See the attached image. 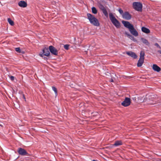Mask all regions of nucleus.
<instances>
[{
	"mask_svg": "<svg viewBox=\"0 0 161 161\" xmlns=\"http://www.w3.org/2000/svg\"><path fill=\"white\" fill-rule=\"evenodd\" d=\"M92 12L94 14H96L97 13V10L95 7H93L92 8Z\"/></svg>",
	"mask_w": 161,
	"mask_h": 161,
	"instance_id": "nucleus-19",
	"label": "nucleus"
},
{
	"mask_svg": "<svg viewBox=\"0 0 161 161\" xmlns=\"http://www.w3.org/2000/svg\"><path fill=\"white\" fill-rule=\"evenodd\" d=\"M102 11L103 13V14H104V15L105 16H108V12L107 11V10H106V9H104V10H103Z\"/></svg>",
	"mask_w": 161,
	"mask_h": 161,
	"instance_id": "nucleus-21",
	"label": "nucleus"
},
{
	"mask_svg": "<svg viewBox=\"0 0 161 161\" xmlns=\"http://www.w3.org/2000/svg\"><path fill=\"white\" fill-rule=\"evenodd\" d=\"M122 22L125 27L129 29L130 32L132 35L135 36H138V32L132 25L127 21L123 20Z\"/></svg>",
	"mask_w": 161,
	"mask_h": 161,
	"instance_id": "nucleus-1",
	"label": "nucleus"
},
{
	"mask_svg": "<svg viewBox=\"0 0 161 161\" xmlns=\"http://www.w3.org/2000/svg\"><path fill=\"white\" fill-rule=\"evenodd\" d=\"M15 50L18 53H21V51L19 47H16L15 48Z\"/></svg>",
	"mask_w": 161,
	"mask_h": 161,
	"instance_id": "nucleus-23",
	"label": "nucleus"
},
{
	"mask_svg": "<svg viewBox=\"0 0 161 161\" xmlns=\"http://www.w3.org/2000/svg\"><path fill=\"white\" fill-rule=\"evenodd\" d=\"M22 96H23V97L24 99L25 100V95H24V94H22Z\"/></svg>",
	"mask_w": 161,
	"mask_h": 161,
	"instance_id": "nucleus-28",
	"label": "nucleus"
},
{
	"mask_svg": "<svg viewBox=\"0 0 161 161\" xmlns=\"http://www.w3.org/2000/svg\"><path fill=\"white\" fill-rule=\"evenodd\" d=\"M158 52L160 54H161V50H158Z\"/></svg>",
	"mask_w": 161,
	"mask_h": 161,
	"instance_id": "nucleus-29",
	"label": "nucleus"
},
{
	"mask_svg": "<svg viewBox=\"0 0 161 161\" xmlns=\"http://www.w3.org/2000/svg\"><path fill=\"white\" fill-rule=\"evenodd\" d=\"M49 49L50 52L53 54L55 55H58V51L53 46H50L49 47Z\"/></svg>",
	"mask_w": 161,
	"mask_h": 161,
	"instance_id": "nucleus-8",
	"label": "nucleus"
},
{
	"mask_svg": "<svg viewBox=\"0 0 161 161\" xmlns=\"http://www.w3.org/2000/svg\"><path fill=\"white\" fill-rule=\"evenodd\" d=\"M17 152L20 155L23 156H29L30 154L28 153L24 149L22 148L19 147L18 148Z\"/></svg>",
	"mask_w": 161,
	"mask_h": 161,
	"instance_id": "nucleus-6",
	"label": "nucleus"
},
{
	"mask_svg": "<svg viewBox=\"0 0 161 161\" xmlns=\"http://www.w3.org/2000/svg\"><path fill=\"white\" fill-rule=\"evenodd\" d=\"M122 17L126 20H130L131 19V15L128 12H125L123 14Z\"/></svg>",
	"mask_w": 161,
	"mask_h": 161,
	"instance_id": "nucleus-10",
	"label": "nucleus"
},
{
	"mask_svg": "<svg viewBox=\"0 0 161 161\" xmlns=\"http://www.w3.org/2000/svg\"><path fill=\"white\" fill-rule=\"evenodd\" d=\"M110 81L111 82H113L114 81V80L113 79H111V80H110Z\"/></svg>",
	"mask_w": 161,
	"mask_h": 161,
	"instance_id": "nucleus-31",
	"label": "nucleus"
},
{
	"mask_svg": "<svg viewBox=\"0 0 161 161\" xmlns=\"http://www.w3.org/2000/svg\"><path fill=\"white\" fill-rule=\"evenodd\" d=\"M125 34L131 40L134 41H136L135 38L132 35H130V34L128 33L127 32H125Z\"/></svg>",
	"mask_w": 161,
	"mask_h": 161,
	"instance_id": "nucleus-14",
	"label": "nucleus"
},
{
	"mask_svg": "<svg viewBox=\"0 0 161 161\" xmlns=\"http://www.w3.org/2000/svg\"><path fill=\"white\" fill-rule=\"evenodd\" d=\"M18 5L20 7L23 8L26 7L27 5V3L24 1H19L18 3Z\"/></svg>",
	"mask_w": 161,
	"mask_h": 161,
	"instance_id": "nucleus-12",
	"label": "nucleus"
},
{
	"mask_svg": "<svg viewBox=\"0 0 161 161\" xmlns=\"http://www.w3.org/2000/svg\"><path fill=\"white\" fill-rule=\"evenodd\" d=\"M133 8L136 11H141L142 7V5L141 3L139 2H135L133 3Z\"/></svg>",
	"mask_w": 161,
	"mask_h": 161,
	"instance_id": "nucleus-5",
	"label": "nucleus"
},
{
	"mask_svg": "<svg viewBox=\"0 0 161 161\" xmlns=\"http://www.w3.org/2000/svg\"><path fill=\"white\" fill-rule=\"evenodd\" d=\"M8 21L11 25H14V22L10 18H8Z\"/></svg>",
	"mask_w": 161,
	"mask_h": 161,
	"instance_id": "nucleus-20",
	"label": "nucleus"
},
{
	"mask_svg": "<svg viewBox=\"0 0 161 161\" xmlns=\"http://www.w3.org/2000/svg\"><path fill=\"white\" fill-rule=\"evenodd\" d=\"M141 40L142 41V42L145 44L146 45L149 46L150 45V43L148 42V40H147L146 39L144 38H141Z\"/></svg>",
	"mask_w": 161,
	"mask_h": 161,
	"instance_id": "nucleus-17",
	"label": "nucleus"
},
{
	"mask_svg": "<svg viewBox=\"0 0 161 161\" xmlns=\"http://www.w3.org/2000/svg\"><path fill=\"white\" fill-rule=\"evenodd\" d=\"M43 53L42 54H39V55L41 57H43L44 56H49L50 55V52L49 51V49L47 47H44L42 50Z\"/></svg>",
	"mask_w": 161,
	"mask_h": 161,
	"instance_id": "nucleus-7",
	"label": "nucleus"
},
{
	"mask_svg": "<svg viewBox=\"0 0 161 161\" xmlns=\"http://www.w3.org/2000/svg\"><path fill=\"white\" fill-rule=\"evenodd\" d=\"M142 31L143 32L146 34H148L150 32V30L144 27H142Z\"/></svg>",
	"mask_w": 161,
	"mask_h": 161,
	"instance_id": "nucleus-15",
	"label": "nucleus"
},
{
	"mask_svg": "<svg viewBox=\"0 0 161 161\" xmlns=\"http://www.w3.org/2000/svg\"><path fill=\"white\" fill-rule=\"evenodd\" d=\"M9 78H10V80H12V81H13L14 80V76H11L9 77Z\"/></svg>",
	"mask_w": 161,
	"mask_h": 161,
	"instance_id": "nucleus-26",
	"label": "nucleus"
},
{
	"mask_svg": "<svg viewBox=\"0 0 161 161\" xmlns=\"http://www.w3.org/2000/svg\"><path fill=\"white\" fill-rule=\"evenodd\" d=\"M0 125L1 126H2V125H0Z\"/></svg>",
	"mask_w": 161,
	"mask_h": 161,
	"instance_id": "nucleus-32",
	"label": "nucleus"
},
{
	"mask_svg": "<svg viewBox=\"0 0 161 161\" xmlns=\"http://www.w3.org/2000/svg\"><path fill=\"white\" fill-rule=\"evenodd\" d=\"M69 45H65L64 46V47L65 49L66 50H68L69 49Z\"/></svg>",
	"mask_w": 161,
	"mask_h": 161,
	"instance_id": "nucleus-25",
	"label": "nucleus"
},
{
	"mask_svg": "<svg viewBox=\"0 0 161 161\" xmlns=\"http://www.w3.org/2000/svg\"><path fill=\"white\" fill-rule=\"evenodd\" d=\"M126 54L129 56L133 58L134 59H136L137 58V56L136 54L135 53L131 51L126 52Z\"/></svg>",
	"mask_w": 161,
	"mask_h": 161,
	"instance_id": "nucleus-11",
	"label": "nucleus"
},
{
	"mask_svg": "<svg viewBox=\"0 0 161 161\" xmlns=\"http://www.w3.org/2000/svg\"><path fill=\"white\" fill-rule=\"evenodd\" d=\"M109 17L110 20L113 24L117 28L120 27V24L118 20L115 17L113 14L111 13L109 14Z\"/></svg>",
	"mask_w": 161,
	"mask_h": 161,
	"instance_id": "nucleus-3",
	"label": "nucleus"
},
{
	"mask_svg": "<svg viewBox=\"0 0 161 161\" xmlns=\"http://www.w3.org/2000/svg\"><path fill=\"white\" fill-rule=\"evenodd\" d=\"M123 144V143L121 140H117L116 141L113 146H118L120 145H121Z\"/></svg>",
	"mask_w": 161,
	"mask_h": 161,
	"instance_id": "nucleus-16",
	"label": "nucleus"
},
{
	"mask_svg": "<svg viewBox=\"0 0 161 161\" xmlns=\"http://www.w3.org/2000/svg\"><path fill=\"white\" fill-rule=\"evenodd\" d=\"M118 11L120 13V14L122 15V16H123V14H124L123 13V10L121 8H119L118 10Z\"/></svg>",
	"mask_w": 161,
	"mask_h": 161,
	"instance_id": "nucleus-24",
	"label": "nucleus"
},
{
	"mask_svg": "<svg viewBox=\"0 0 161 161\" xmlns=\"http://www.w3.org/2000/svg\"><path fill=\"white\" fill-rule=\"evenodd\" d=\"M153 70L157 72H159L161 70V68L156 64L153 65Z\"/></svg>",
	"mask_w": 161,
	"mask_h": 161,
	"instance_id": "nucleus-13",
	"label": "nucleus"
},
{
	"mask_svg": "<svg viewBox=\"0 0 161 161\" xmlns=\"http://www.w3.org/2000/svg\"><path fill=\"white\" fill-rule=\"evenodd\" d=\"M44 59L45 60H47V59H48V58H47V57H44Z\"/></svg>",
	"mask_w": 161,
	"mask_h": 161,
	"instance_id": "nucleus-30",
	"label": "nucleus"
},
{
	"mask_svg": "<svg viewBox=\"0 0 161 161\" xmlns=\"http://www.w3.org/2000/svg\"><path fill=\"white\" fill-rule=\"evenodd\" d=\"M130 99L128 97H126L124 100L121 103V105L124 107H127L130 105Z\"/></svg>",
	"mask_w": 161,
	"mask_h": 161,
	"instance_id": "nucleus-9",
	"label": "nucleus"
},
{
	"mask_svg": "<svg viewBox=\"0 0 161 161\" xmlns=\"http://www.w3.org/2000/svg\"><path fill=\"white\" fill-rule=\"evenodd\" d=\"M99 8L102 11H103L106 9L104 6L101 4H100L99 6Z\"/></svg>",
	"mask_w": 161,
	"mask_h": 161,
	"instance_id": "nucleus-22",
	"label": "nucleus"
},
{
	"mask_svg": "<svg viewBox=\"0 0 161 161\" xmlns=\"http://www.w3.org/2000/svg\"><path fill=\"white\" fill-rule=\"evenodd\" d=\"M145 52L142 51L140 53V58L137 63V66L138 67H141L144 63V60Z\"/></svg>",
	"mask_w": 161,
	"mask_h": 161,
	"instance_id": "nucleus-4",
	"label": "nucleus"
},
{
	"mask_svg": "<svg viewBox=\"0 0 161 161\" xmlns=\"http://www.w3.org/2000/svg\"><path fill=\"white\" fill-rule=\"evenodd\" d=\"M53 90L54 92L55 95L57 96L58 95V91L57 89L54 86L52 87Z\"/></svg>",
	"mask_w": 161,
	"mask_h": 161,
	"instance_id": "nucleus-18",
	"label": "nucleus"
},
{
	"mask_svg": "<svg viewBox=\"0 0 161 161\" xmlns=\"http://www.w3.org/2000/svg\"><path fill=\"white\" fill-rule=\"evenodd\" d=\"M87 15V18L92 24L97 26L99 25L100 24L98 19L94 15L89 13H88Z\"/></svg>",
	"mask_w": 161,
	"mask_h": 161,
	"instance_id": "nucleus-2",
	"label": "nucleus"
},
{
	"mask_svg": "<svg viewBox=\"0 0 161 161\" xmlns=\"http://www.w3.org/2000/svg\"><path fill=\"white\" fill-rule=\"evenodd\" d=\"M155 45L156 46H157L159 48H161V47H160V46L159 45V44L157 43H155Z\"/></svg>",
	"mask_w": 161,
	"mask_h": 161,
	"instance_id": "nucleus-27",
	"label": "nucleus"
}]
</instances>
